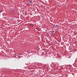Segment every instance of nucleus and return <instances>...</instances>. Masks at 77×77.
I'll list each match as a JSON object with an SVG mask.
<instances>
[{"label":"nucleus","instance_id":"1","mask_svg":"<svg viewBox=\"0 0 77 77\" xmlns=\"http://www.w3.org/2000/svg\"><path fill=\"white\" fill-rule=\"evenodd\" d=\"M54 33V31H49V33L51 35V34H53Z\"/></svg>","mask_w":77,"mask_h":77},{"label":"nucleus","instance_id":"2","mask_svg":"<svg viewBox=\"0 0 77 77\" xmlns=\"http://www.w3.org/2000/svg\"><path fill=\"white\" fill-rule=\"evenodd\" d=\"M55 27H56V28H58V25H57L56 26H55Z\"/></svg>","mask_w":77,"mask_h":77},{"label":"nucleus","instance_id":"3","mask_svg":"<svg viewBox=\"0 0 77 77\" xmlns=\"http://www.w3.org/2000/svg\"><path fill=\"white\" fill-rule=\"evenodd\" d=\"M47 36H48H48H50V35L48 33L47 34Z\"/></svg>","mask_w":77,"mask_h":77},{"label":"nucleus","instance_id":"4","mask_svg":"<svg viewBox=\"0 0 77 77\" xmlns=\"http://www.w3.org/2000/svg\"><path fill=\"white\" fill-rule=\"evenodd\" d=\"M30 3H31V4H32V1H30Z\"/></svg>","mask_w":77,"mask_h":77},{"label":"nucleus","instance_id":"5","mask_svg":"<svg viewBox=\"0 0 77 77\" xmlns=\"http://www.w3.org/2000/svg\"><path fill=\"white\" fill-rule=\"evenodd\" d=\"M45 32H47V30H45Z\"/></svg>","mask_w":77,"mask_h":77},{"label":"nucleus","instance_id":"6","mask_svg":"<svg viewBox=\"0 0 77 77\" xmlns=\"http://www.w3.org/2000/svg\"><path fill=\"white\" fill-rule=\"evenodd\" d=\"M55 44H57V42H55Z\"/></svg>","mask_w":77,"mask_h":77},{"label":"nucleus","instance_id":"7","mask_svg":"<svg viewBox=\"0 0 77 77\" xmlns=\"http://www.w3.org/2000/svg\"><path fill=\"white\" fill-rule=\"evenodd\" d=\"M20 13H21V11H20Z\"/></svg>","mask_w":77,"mask_h":77}]
</instances>
